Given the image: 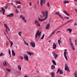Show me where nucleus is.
I'll use <instances>...</instances> for the list:
<instances>
[{
    "mask_svg": "<svg viewBox=\"0 0 77 77\" xmlns=\"http://www.w3.org/2000/svg\"><path fill=\"white\" fill-rule=\"evenodd\" d=\"M42 14L43 15V17H44L45 16V19H41V18H39L38 19V20L40 21H44L45 20V19H47V18L48 17V11H45H45H42Z\"/></svg>",
    "mask_w": 77,
    "mask_h": 77,
    "instance_id": "1",
    "label": "nucleus"
},
{
    "mask_svg": "<svg viewBox=\"0 0 77 77\" xmlns=\"http://www.w3.org/2000/svg\"><path fill=\"white\" fill-rule=\"evenodd\" d=\"M69 42H70V45H71V46L72 49L73 51H75V47L73 45V44L71 40V39H69Z\"/></svg>",
    "mask_w": 77,
    "mask_h": 77,
    "instance_id": "2",
    "label": "nucleus"
},
{
    "mask_svg": "<svg viewBox=\"0 0 77 77\" xmlns=\"http://www.w3.org/2000/svg\"><path fill=\"white\" fill-rule=\"evenodd\" d=\"M52 53L53 56L54 57L55 59H56L58 57V55H57L56 52L54 51H53L52 52Z\"/></svg>",
    "mask_w": 77,
    "mask_h": 77,
    "instance_id": "3",
    "label": "nucleus"
},
{
    "mask_svg": "<svg viewBox=\"0 0 77 77\" xmlns=\"http://www.w3.org/2000/svg\"><path fill=\"white\" fill-rule=\"evenodd\" d=\"M65 70H67L69 72L70 70L69 69V67L68 66V65L66 64H65Z\"/></svg>",
    "mask_w": 77,
    "mask_h": 77,
    "instance_id": "4",
    "label": "nucleus"
},
{
    "mask_svg": "<svg viewBox=\"0 0 77 77\" xmlns=\"http://www.w3.org/2000/svg\"><path fill=\"white\" fill-rule=\"evenodd\" d=\"M30 45L33 48L35 47V44L33 42H31L30 43Z\"/></svg>",
    "mask_w": 77,
    "mask_h": 77,
    "instance_id": "5",
    "label": "nucleus"
},
{
    "mask_svg": "<svg viewBox=\"0 0 77 77\" xmlns=\"http://www.w3.org/2000/svg\"><path fill=\"white\" fill-rule=\"evenodd\" d=\"M24 58L25 60H26L27 61H29V58L27 55H25V56L24 57Z\"/></svg>",
    "mask_w": 77,
    "mask_h": 77,
    "instance_id": "6",
    "label": "nucleus"
},
{
    "mask_svg": "<svg viewBox=\"0 0 77 77\" xmlns=\"http://www.w3.org/2000/svg\"><path fill=\"white\" fill-rule=\"evenodd\" d=\"M50 26V24L49 23H48L47 24L46 26V27L45 28V29H49V27Z\"/></svg>",
    "mask_w": 77,
    "mask_h": 77,
    "instance_id": "7",
    "label": "nucleus"
},
{
    "mask_svg": "<svg viewBox=\"0 0 77 77\" xmlns=\"http://www.w3.org/2000/svg\"><path fill=\"white\" fill-rule=\"evenodd\" d=\"M50 74L51 75L52 77H55V73L54 72H52L50 73Z\"/></svg>",
    "mask_w": 77,
    "mask_h": 77,
    "instance_id": "8",
    "label": "nucleus"
},
{
    "mask_svg": "<svg viewBox=\"0 0 77 77\" xmlns=\"http://www.w3.org/2000/svg\"><path fill=\"white\" fill-rule=\"evenodd\" d=\"M57 47V45L55 43H54L53 44V49H56Z\"/></svg>",
    "mask_w": 77,
    "mask_h": 77,
    "instance_id": "9",
    "label": "nucleus"
},
{
    "mask_svg": "<svg viewBox=\"0 0 77 77\" xmlns=\"http://www.w3.org/2000/svg\"><path fill=\"white\" fill-rule=\"evenodd\" d=\"M14 16V14L12 13L10 14L9 15H7V17H12Z\"/></svg>",
    "mask_w": 77,
    "mask_h": 77,
    "instance_id": "10",
    "label": "nucleus"
},
{
    "mask_svg": "<svg viewBox=\"0 0 77 77\" xmlns=\"http://www.w3.org/2000/svg\"><path fill=\"white\" fill-rule=\"evenodd\" d=\"M1 9H2V11L3 14L4 15L5 14V10L3 8H1Z\"/></svg>",
    "mask_w": 77,
    "mask_h": 77,
    "instance_id": "11",
    "label": "nucleus"
},
{
    "mask_svg": "<svg viewBox=\"0 0 77 77\" xmlns=\"http://www.w3.org/2000/svg\"><path fill=\"white\" fill-rule=\"evenodd\" d=\"M39 31L38 30V32L37 33H36V35H35V38H37V35H38V36H39V35H40V34H39Z\"/></svg>",
    "mask_w": 77,
    "mask_h": 77,
    "instance_id": "12",
    "label": "nucleus"
},
{
    "mask_svg": "<svg viewBox=\"0 0 77 77\" xmlns=\"http://www.w3.org/2000/svg\"><path fill=\"white\" fill-rule=\"evenodd\" d=\"M63 12L66 14L67 16H70V15L68 13V12H67V11H64Z\"/></svg>",
    "mask_w": 77,
    "mask_h": 77,
    "instance_id": "13",
    "label": "nucleus"
},
{
    "mask_svg": "<svg viewBox=\"0 0 77 77\" xmlns=\"http://www.w3.org/2000/svg\"><path fill=\"white\" fill-rule=\"evenodd\" d=\"M43 1L44 0H41V1H40V5L41 6H43Z\"/></svg>",
    "mask_w": 77,
    "mask_h": 77,
    "instance_id": "14",
    "label": "nucleus"
},
{
    "mask_svg": "<svg viewBox=\"0 0 77 77\" xmlns=\"http://www.w3.org/2000/svg\"><path fill=\"white\" fill-rule=\"evenodd\" d=\"M12 54L14 55V56H15V53L14 51L13 50H12Z\"/></svg>",
    "mask_w": 77,
    "mask_h": 77,
    "instance_id": "15",
    "label": "nucleus"
},
{
    "mask_svg": "<svg viewBox=\"0 0 77 77\" xmlns=\"http://www.w3.org/2000/svg\"><path fill=\"white\" fill-rule=\"evenodd\" d=\"M73 21V20H68V21H67L66 22V23H68L72 21Z\"/></svg>",
    "mask_w": 77,
    "mask_h": 77,
    "instance_id": "16",
    "label": "nucleus"
},
{
    "mask_svg": "<svg viewBox=\"0 0 77 77\" xmlns=\"http://www.w3.org/2000/svg\"><path fill=\"white\" fill-rule=\"evenodd\" d=\"M9 42L11 44V46L12 47L13 46V43L12 42V41H9Z\"/></svg>",
    "mask_w": 77,
    "mask_h": 77,
    "instance_id": "17",
    "label": "nucleus"
},
{
    "mask_svg": "<svg viewBox=\"0 0 77 77\" xmlns=\"http://www.w3.org/2000/svg\"><path fill=\"white\" fill-rule=\"evenodd\" d=\"M11 5L13 7H14L15 8H16V6L14 5L13 3H11Z\"/></svg>",
    "mask_w": 77,
    "mask_h": 77,
    "instance_id": "18",
    "label": "nucleus"
},
{
    "mask_svg": "<svg viewBox=\"0 0 77 77\" xmlns=\"http://www.w3.org/2000/svg\"><path fill=\"white\" fill-rule=\"evenodd\" d=\"M18 69H19V70L21 71V66H18Z\"/></svg>",
    "mask_w": 77,
    "mask_h": 77,
    "instance_id": "19",
    "label": "nucleus"
},
{
    "mask_svg": "<svg viewBox=\"0 0 77 77\" xmlns=\"http://www.w3.org/2000/svg\"><path fill=\"white\" fill-rule=\"evenodd\" d=\"M55 68V66L53 65H52V66H51V69H54Z\"/></svg>",
    "mask_w": 77,
    "mask_h": 77,
    "instance_id": "20",
    "label": "nucleus"
},
{
    "mask_svg": "<svg viewBox=\"0 0 77 77\" xmlns=\"http://www.w3.org/2000/svg\"><path fill=\"white\" fill-rule=\"evenodd\" d=\"M66 51H67V50H66V49H65L64 52V55H66Z\"/></svg>",
    "mask_w": 77,
    "mask_h": 77,
    "instance_id": "21",
    "label": "nucleus"
},
{
    "mask_svg": "<svg viewBox=\"0 0 77 77\" xmlns=\"http://www.w3.org/2000/svg\"><path fill=\"white\" fill-rule=\"evenodd\" d=\"M22 20L25 22H26V20L25 19V18L24 17H23Z\"/></svg>",
    "mask_w": 77,
    "mask_h": 77,
    "instance_id": "22",
    "label": "nucleus"
},
{
    "mask_svg": "<svg viewBox=\"0 0 77 77\" xmlns=\"http://www.w3.org/2000/svg\"><path fill=\"white\" fill-rule=\"evenodd\" d=\"M52 63L54 65H56V62H55V61L54 60H53L52 61Z\"/></svg>",
    "mask_w": 77,
    "mask_h": 77,
    "instance_id": "23",
    "label": "nucleus"
},
{
    "mask_svg": "<svg viewBox=\"0 0 77 77\" xmlns=\"http://www.w3.org/2000/svg\"><path fill=\"white\" fill-rule=\"evenodd\" d=\"M26 53L29 55L30 56L31 55V52L26 51Z\"/></svg>",
    "mask_w": 77,
    "mask_h": 77,
    "instance_id": "24",
    "label": "nucleus"
},
{
    "mask_svg": "<svg viewBox=\"0 0 77 77\" xmlns=\"http://www.w3.org/2000/svg\"><path fill=\"white\" fill-rule=\"evenodd\" d=\"M59 73H60V74H63V71L62 70H60V71Z\"/></svg>",
    "mask_w": 77,
    "mask_h": 77,
    "instance_id": "25",
    "label": "nucleus"
},
{
    "mask_svg": "<svg viewBox=\"0 0 77 77\" xmlns=\"http://www.w3.org/2000/svg\"><path fill=\"white\" fill-rule=\"evenodd\" d=\"M59 16L62 19V20H63V17H62V16L61 15L59 14Z\"/></svg>",
    "mask_w": 77,
    "mask_h": 77,
    "instance_id": "26",
    "label": "nucleus"
},
{
    "mask_svg": "<svg viewBox=\"0 0 77 77\" xmlns=\"http://www.w3.org/2000/svg\"><path fill=\"white\" fill-rule=\"evenodd\" d=\"M8 8V5H6L5 6V9H7Z\"/></svg>",
    "mask_w": 77,
    "mask_h": 77,
    "instance_id": "27",
    "label": "nucleus"
},
{
    "mask_svg": "<svg viewBox=\"0 0 77 77\" xmlns=\"http://www.w3.org/2000/svg\"><path fill=\"white\" fill-rule=\"evenodd\" d=\"M74 75L75 77H77V73L76 72H75Z\"/></svg>",
    "mask_w": 77,
    "mask_h": 77,
    "instance_id": "28",
    "label": "nucleus"
},
{
    "mask_svg": "<svg viewBox=\"0 0 77 77\" xmlns=\"http://www.w3.org/2000/svg\"><path fill=\"white\" fill-rule=\"evenodd\" d=\"M58 43L59 44V45H60V40L59 39L58 41Z\"/></svg>",
    "mask_w": 77,
    "mask_h": 77,
    "instance_id": "29",
    "label": "nucleus"
},
{
    "mask_svg": "<svg viewBox=\"0 0 77 77\" xmlns=\"http://www.w3.org/2000/svg\"><path fill=\"white\" fill-rule=\"evenodd\" d=\"M67 30L69 31L70 33H71L72 31V30L71 29H68Z\"/></svg>",
    "mask_w": 77,
    "mask_h": 77,
    "instance_id": "30",
    "label": "nucleus"
},
{
    "mask_svg": "<svg viewBox=\"0 0 77 77\" xmlns=\"http://www.w3.org/2000/svg\"><path fill=\"white\" fill-rule=\"evenodd\" d=\"M69 3V1H64V4H66V3Z\"/></svg>",
    "mask_w": 77,
    "mask_h": 77,
    "instance_id": "31",
    "label": "nucleus"
},
{
    "mask_svg": "<svg viewBox=\"0 0 77 77\" xmlns=\"http://www.w3.org/2000/svg\"><path fill=\"white\" fill-rule=\"evenodd\" d=\"M24 43L25 44L27 45V46L29 45L25 41H24Z\"/></svg>",
    "mask_w": 77,
    "mask_h": 77,
    "instance_id": "32",
    "label": "nucleus"
},
{
    "mask_svg": "<svg viewBox=\"0 0 77 77\" xmlns=\"http://www.w3.org/2000/svg\"><path fill=\"white\" fill-rule=\"evenodd\" d=\"M16 2L17 4H21V2H20V1H16Z\"/></svg>",
    "mask_w": 77,
    "mask_h": 77,
    "instance_id": "33",
    "label": "nucleus"
},
{
    "mask_svg": "<svg viewBox=\"0 0 77 77\" xmlns=\"http://www.w3.org/2000/svg\"><path fill=\"white\" fill-rule=\"evenodd\" d=\"M64 55L65 58L66 60L67 61H68V58H67V57H66V55Z\"/></svg>",
    "mask_w": 77,
    "mask_h": 77,
    "instance_id": "34",
    "label": "nucleus"
},
{
    "mask_svg": "<svg viewBox=\"0 0 77 77\" xmlns=\"http://www.w3.org/2000/svg\"><path fill=\"white\" fill-rule=\"evenodd\" d=\"M59 14H60V13L58 12H56L55 13V14H57V15H60Z\"/></svg>",
    "mask_w": 77,
    "mask_h": 77,
    "instance_id": "35",
    "label": "nucleus"
},
{
    "mask_svg": "<svg viewBox=\"0 0 77 77\" xmlns=\"http://www.w3.org/2000/svg\"><path fill=\"white\" fill-rule=\"evenodd\" d=\"M60 68H59L58 69V70H57V73H59V72H60Z\"/></svg>",
    "mask_w": 77,
    "mask_h": 77,
    "instance_id": "36",
    "label": "nucleus"
},
{
    "mask_svg": "<svg viewBox=\"0 0 77 77\" xmlns=\"http://www.w3.org/2000/svg\"><path fill=\"white\" fill-rule=\"evenodd\" d=\"M0 55L1 56H4V54H3L2 53H0Z\"/></svg>",
    "mask_w": 77,
    "mask_h": 77,
    "instance_id": "37",
    "label": "nucleus"
},
{
    "mask_svg": "<svg viewBox=\"0 0 77 77\" xmlns=\"http://www.w3.org/2000/svg\"><path fill=\"white\" fill-rule=\"evenodd\" d=\"M21 33H22V32H19V35H20V36H21Z\"/></svg>",
    "mask_w": 77,
    "mask_h": 77,
    "instance_id": "38",
    "label": "nucleus"
},
{
    "mask_svg": "<svg viewBox=\"0 0 77 77\" xmlns=\"http://www.w3.org/2000/svg\"><path fill=\"white\" fill-rule=\"evenodd\" d=\"M44 37H45V35H43V36H42V38H41V39H42V40L43 39Z\"/></svg>",
    "mask_w": 77,
    "mask_h": 77,
    "instance_id": "39",
    "label": "nucleus"
},
{
    "mask_svg": "<svg viewBox=\"0 0 77 77\" xmlns=\"http://www.w3.org/2000/svg\"><path fill=\"white\" fill-rule=\"evenodd\" d=\"M47 6L48 7H49L50 6V4L49 2H48L47 4Z\"/></svg>",
    "mask_w": 77,
    "mask_h": 77,
    "instance_id": "40",
    "label": "nucleus"
},
{
    "mask_svg": "<svg viewBox=\"0 0 77 77\" xmlns=\"http://www.w3.org/2000/svg\"><path fill=\"white\" fill-rule=\"evenodd\" d=\"M9 54L10 55H11V51L10 50V49H9Z\"/></svg>",
    "mask_w": 77,
    "mask_h": 77,
    "instance_id": "41",
    "label": "nucleus"
},
{
    "mask_svg": "<svg viewBox=\"0 0 77 77\" xmlns=\"http://www.w3.org/2000/svg\"><path fill=\"white\" fill-rule=\"evenodd\" d=\"M6 70L9 72H10L11 71L10 69H6Z\"/></svg>",
    "mask_w": 77,
    "mask_h": 77,
    "instance_id": "42",
    "label": "nucleus"
},
{
    "mask_svg": "<svg viewBox=\"0 0 77 77\" xmlns=\"http://www.w3.org/2000/svg\"><path fill=\"white\" fill-rule=\"evenodd\" d=\"M46 2V0H43V4H45Z\"/></svg>",
    "mask_w": 77,
    "mask_h": 77,
    "instance_id": "43",
    "label": "nucleus"
},
{
    "mask_svg": "<svg viewBox=\"0 0 77 77\" xmlns=\"http://www.w3.org/2000/svg\"><path fill=\"white\" fill-rule=\"evenodd\" d=\"M6 38L7 39H8V40L9 41V40H10V39L8 37V36L7 35H6Z\"/></svg>",
    "mask_w": 77,
    "mask_h": 77,
    "instance_id": "44",
    "label": "nucleus"
},
{
    "mask_svg": "<svg viewBox=\"0 0 77 77\" xmlns=\"http://www.w3.org/2000/svg\"><path fill=\"white\" fill-rule=\"evenodd\" d=\"M15 12L16 13H17L18 12V10H16Z\"/></svg>",
    "mask_w": 77,
    "mask_h": 77,
    "instance_id": "45",
    "label": "nucleus"
},
{
    "mask_svg": "<svg viewBox=\"0 0 77 77\" xmlns=\"http://www.w3.org/2000/svg\"><path fill=\"white\" fill-rule=\"evenodd\" d=\"M4 26H5V28H6L8 26L7 25V24H5Z\"/></svg>",
    "mask_w": 77,
    "mask_h": 77,
    "instance_id": "46",
    "label": "nucleus"
},
{
    "mask_svg": "<svg viewBox=\"0 0 77 77\" xmlns=\"http://www.w3.org/2000/svg\"><path fill=\"white\" fill-rule=\"evenodd\" d=\"M35 22L36 23H37V24H38V23H39L37 21V20H35Z\"/></svg>",
    "mask_w": 77,
    "mask_h": 77,
    "instance_id": "47",
    "label": "nucleus"
},
{
    "mask_svg": "<svg viewBox=\"0 0 77 77\" xmlns=\"http://www.w3.org/2000/svg\"><path fill=\"white\" fill-rule=\"evenodd\" d=\"M5 32L7 33H8V31L7 29H5Z\"/></svg>",
    "mask_w": 77,
    "mask_h": 77,
    "instance_id": "48",
    "label": "nucleus"
},
{
    "mask_svg": "<svg viewBox=\"0 0 77 77\" xmlns=\"http://www.w3.org/2000/svg\"><path fill=\"white\" fill-rule=\"evenodd\" d=\"M60 31H58L57 32V33H56V34H57V33H60Z\"/></svg>",
    "mask_w": 77,
    "mask_h": 77,
    "instance_id": "49",
    "label": "nucleus"
},
{
    "mask_svg": "<svg viewBox=\"0 0 77 77\" xmlns=\"http://www.w3.org/2000/svg\"><path fill=\"white\" fill-rule=\"evenodd\" d=\"M5 64H4V66H5V65H6V61H5Z\"/></svg>",
    "mask_w": 77,
    "mask_h": 77,
    "instance_id": "50",
    "label": "nucleus"
},
{
    "mask_svg": "<svg viewBox=\"0 0 77 77\" xmlns=\"http://www.w3.org/2000/svg\"><path fill=\"white\" fill-rule=\"evenodd\" d=\"M6 29H9V27H8V26H7V27H6Z\"/></svg>",
    "mask_w": 77,
    "mask_h": 77,
    "instance_id": "51",
    "label": "nucleus"
},
{
    "mask_svg": "<svg viewBox=\"0 0 77 77\" xmlns=\"http://www.w3.org/2000/svg\"><path fill=\"white\" fill-rule=\"evenodd\" d=\"M34 8H35V10L37 9V8H36V6L35 5V6H34Z\"/></svg>",
    "mask_w": 77,
    "mask_h": 77,
    "instance_id": "52",
    "label": "nucleus"
},
{
    "mask_svg": "<svg viewBox=\"0 0 77 77\" xmlns=\"http://www.w3.org/2000/svg\"><path fill=\"white\" fill-rule=\"evenodd\" d=\"M23 17V16L21 15L20 16V18H22V17Z\"/></svg>",
    "mask_w": 77,
    "mask_h": 77,
    "instance_id": "53",
    "label": "nucleus"
},
{
    "mask_svg": "<svg viewBox=\"0 0 77 77\" xmlns=\"http://www.w3.org/2000/svg\"><path fill=\"white\" fill-rule=\"evenodd\" d=\"M75 13H77V10L76 9H75Z\"/></svg>",
    "mask_w": 77,
    "mask_h": 77,
    "instance_id": "54",
    "label": "nucleus"
},
{
    "mask_svg": "<svg viewBox=\"0 0 77 77\" xmlns=\"http://www.w3.org/2000/svg\"><path fill=\"white\" fill-rule=\"evenodd\" d=\"M20 58L22 60H23V59L22 57H20Z\"/></svg>",
    "mask_w": 77,
    "mask_h": 77,
    "instance_id": "55",
    "label": "nucleus"
},
{
    "mask_svg": "<svg viewBox=\"0 0 77 77\" xmlns=\"http://www.w3.org/2000/svg\"><path fill=\"white\" fill-rule=\"evenodd\" d=\"M54 33H55V32H52V34L53 35H54Z\"/></svg>",
    "mask_w": 77,
    "mask_h": 77,
    "instance_id": "56",
    "label": "nucleus"
},
{
    "mask_svg": "<svg viewBox=\"0 0 77 77\" xmlns=\"http://www.w3.org/2000/svg\"><path fill=\"white\" fill-rule=\"evenodd\" d=\"M29 5H30V6H31V2L29 3Z\"/></svg>",
    "mask_w": 77,
    "mask_h": 77,
    "instance_id": "57",
    "label": "nucleus"
},
{
    "mask_svg": "<svg viewBox=\"0 0 77 77\" xmlns=\"http://www.w3.org/2000/svg\"><path fill=\"white\" fill-rule=\"evenodd\" d=\"M4 33L6 36H7V35L5 32H4Z\"/></svg>",
    "mask_w": 77,
    "mask_h": 77,
    "instance_id": "58",
    "label": "nucleus"
},
{
    "mask_svg": "<svg viewBox=\"0 0 77 77\" xmlns=\"http://www.w3.org/2000/svg\"><path fill=\"white\" fill-rule=\"evenodd\" d=\"M76 25H77V23H75L74 24V26H76Z\"/></svg>",
    "mask_w": 77,
    "mask_h": 77,
    "instance_id": "59",
    "label": "nucleus"
},
{
    "mask_svg": "<svg viewBox=\"0 0 77 77\" xmlns=\"http://www.w3.org/2000/svg\"><path fill=\"white\" fill-rule=\"evenodd\" d=\"M66 18H67V19H69V17H67Z\"/></svg>",
    "mask_w": 77,
    "mask_h": 77,
    "instance_id": "60",
    "label": "nucleus"
},
{
    "mask_svg": "<svg viewBox=\"0 0 77 77\" xmlns=\"http://www.w3.org/2000/svg\"><path fill=\"white\" fill-rule=\"evenodd\" d=\"M41 33V32H40L38 34H39V35H40Z\"/></svg>",
    "mask_w": 77,
    "mask_h": 77,
    "instance_id": "61",
    "label": "nucleus"
},
{
    "mask_svg": "<svg viewBox=\"0 0 77 77\" xmlns=\"http://www.w3.org/2000/svg\"><path fill=\"white\" fill-rule=\"evenodd\" d=\"M24 77H28L27 76L25 75L24 76Z\"/></svg>",
    "mask_w": 77,
    "mask_h": 77,
    "instance_id": "62",
    "label": "nucleus"
},
{
    "mask_svg": "<svg viewBox=\"0 0 77 77\" xmlns=\"http://www.w3.org/2000/svg\"><path fill=\"white\" fill-rule=\"evenodd\" d=\"M8 31L10 30V29L9 28L8 29Z\"/></svg>",
    "mask_w": 77,
    "mask_h": 77,
    "instance_id": "63",
    "label": "nucleus"
},
{
    "mask_svg": "<svg viewBox=\"0 0 77 77\" xmlns=\"http://www.w3.org/2000/svg\"><path fill=\"white\" fill-rule=\"evenodd\" d=\"M75 45H77V44H76V43H75Z\"/></svg>",
    "mask_w": 77,
    "mask_h": 77,
    "instance_id": "64",
    "label": "nucleus"
}]
</instances>
